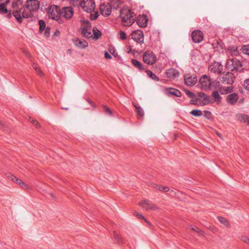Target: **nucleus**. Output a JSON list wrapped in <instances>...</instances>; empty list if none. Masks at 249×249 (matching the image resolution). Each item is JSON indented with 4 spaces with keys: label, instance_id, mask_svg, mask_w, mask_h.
<instances>
[{
    "label": "nucleus",
    "instance_id": "45",
    "mask_svg": "<svg viewBox=\"0 0 249 249\" xmlns=\"http://www.w3.org/2000/svg\"><path fill=\"white\" fill-rule=\"evenodd\" d=\"M191 229L192 231H195L196 233H200L201 234H203L204 232L199 229L198 227L194 226V227H191Z\"/></svg>",
    "mask_w": 249,
    "mask_h": 249
},
{
    "label": "nucleus",
    "instance_id": "26",
    "mask_svg": "<svg viewBox=\"0 0 249 249\" xmlns=\"http://www.w3.org/2000/svg\"><path fill=\"white\" fill-rule=\"evenodd\" d=\"M93 38L95 40L98 39L102 36L101 32L95 26L93 27L92 29Z\"/></svg>",
    "mask_w": 249,
    "mask_h": 249
},
{
    "label": "nucleus",
    "instance_id": "12",
    "mask_svg": "<svg viewBox=\"0 0 249 249\" xmlns=\"http://www.w3.org/2000/svg\"><path fill=\"white\" fill-rule=\"evenodd\" d=\"M61 16L67 19L71 18L73 15V10L71 7H64L60 9Z\"/></svg>",
    "mask_w": 249,
    "mask_h": 249
},
{
    "label": "nucleus",
    "instance_id": "42",
    "mask_svg": "<svg viewBox=\"0 0 249 249\" xmlns=\"http://www.w3.org/2000/svg\"><path fill=\"white\" fill-rule=\"evenodd\" d=\"M31 12V11L27 12L25 11H23L21 13V17H22V18H29V17H30L31 16V15H32Z\"/></svg>",
    "mask_w": 249,
    "mask_h": 249
},
{
    "label": "nucleus",
    "instance_id": "20",
    "mask_svg": "<svg viewBox=\"0 0 249 249\" xmlns=\"http://www.w3.org/2000/svg\"><path fill=\"white\" fill-rule=\"evenodd\" d=\"M91 28L89 27H80L78 31L81 32V34L83 37L86 38H90L92 36L90 32Z\"/></svg>",
    "mask_w": 249,
    "mask_h": 249
},
{
    "label": "nucleus",
    "instance_id": "51",
    "mask_svg": "<svg viewBox=\"0 0 249 249\" xmlns=\"http://www.w3.org/2000/svg\"><path fill=\"white\" fill-rule=\"evenodd\" d=\"M199 101V99L196 97L194 99H192L190 101V104L194 105H198V101Z\"/></svg>",
    "mask_w": 249,
    "mask_h": 249
},
{
    "label": "nucleus",
    "instance_id": "4",
    "mask_svg": "<svg viewBox=\"0 0 249 249\" xmlns=\"http://www.w3.org/2000/svg\"><path fill=\"white\" fill-rule=\"evenodd\" d=\"M47 12L50 18L58 20L61 17L60 7L55 5H51L47 9Z\"/></svg>",
    "mask_w": 249,
    "mask_h": 249
},
{
    "label": "nucleus",
    "instance_id": "60",
    "mask_svg": "<svg viewBox=\"0 0 249 249\" xmlns=\"http://www.w3.org/2000/svg\"><path fill=\"white\" fill-rule=\"evenodd\" d=\"M105 57L107 59H110L112 58V56L107 52L105 53Z\"/></svg>",
    "mask_w": 249,
    "mask_h": 249
},
{
    "label": "nucleus",
    "instance_id": "48",
    "mask_svg": "<svg viewBox=\"0 0 249 249\" xmlns=\"http://www.w3.org/2000/svg\"><path fill=\"white\" fill-rule=\"evenodd\" d=\"M82 24L86 25L84 27L91 28V24L90 22L88 20H83L81 21Z\"/></svg>",
    "mask_w": 249,
    "mask_h": 249
},
{
    "label": "nucleus",
    "instance_id": "43",
    "mask_svg": "<svg viewBox=\"0 0 249 249\" xmlns=\"http://www.w3.org/2000/svg\"><path fill=\"white\" fill-rule=\"evenodd\" d=\"M185 93H186V95L189 98H190L191 99H194L196 97L195 94L194 92H192L191 91H189V90H185Z\"/></svg>",
    "mask_w": 249,
    "mask_h": 249
},
{
    "label": "nucleus",
    "instance_id": "6",
    "mask_svg": "<svg viewBox=\"0 0 249 249\" xmlns=\"http://www.w3.org/2000/svg\"><path fill=\"white\" fill-rule=\"evenodd\" d=\"M157 60L156 55L151 51L145 52L143 55V61L149 65H153Z\"/></svg>",
    "mask_w": 249,
    "mask_h": 249
},
{
    "label": "nucleus",
    "instance_id": "47",
    "mask_svg": "<svg viewBox=\"0 0 249 249\" xmlns=\"http://www.w3.org/2000/svg\"><path fill=\"white\" fill-rule=\"evenodd\" d=\"M204 116L207 119H210L212 118V113L209 110L204 111Z\"/></svg>",
    "mask_w": 249,
    "mask_h": 249
},
{
    "label": "nucleus",
    "instance_id": "38",
    "mask_svg": "<svg viewBox=\"0 0 249 249\" xmlns=\"http://www.w3.org/2000/svg\"><path fill=\"white\" fill-rule=\"evenodd\" d=\"M190 113L195 117H200L202 115V112L200 110L198 109H193Z\"/></svg>",
    "mask_w": 249,
    "mask_h": 249
},
{
    "label": "nucleus",
    "instance_id": "41",
    "mask_svg": "<svg viewBox=\"0 0 249 249\" xmlns=\"http://www.w3.org/2000/svg\"><path fill=\"white\" fill-rule=\"evenodd\" d=\"M241 49L244 53L249 55V45H243Z\"/></svg>",
    "mask_w": 249,
    "mask_h": 249
},
{
    "label": "nucleus",
    "instance_id": "46",
    "mask_svg": "<svg viewBox=\"0 0 249 249\" xmlns=\"http://www.w3.org/2000/svg\"><path fill=\"white\" fill-rule=\"evenodd\" d=\"M113 235L114 236V238L117 240V241L119 243H122L123 241H122L121 237L118 234L117 232L116 231L113 232Z\"/></svg>",
    "mask_w": 249,
    "mask_h": 249
},
{
    "label": "nucleus",
    "instance_id": "8",
    "mask_svg": "<svg viewBox=\"0 0 249 249\" xmlns=\"http://www.w3.org/2000/svg\"><path fill=\"white\" fill-rule=\"evenodd\" d=\"M184 80L185 85L189 87H192L197 82V78L196 74L187 73L184 76Z\"/></svg>",
    "mask_w": 249,
    "mask_h": 249
},
{
    "label": "nucleus",
    "instance_id": "37",
    "mask_svg": "<svg viewBox=\"0 0 249 249\" xmlns=\"http://www.w3.org/2000/svg\"><path fill=\"white\" fill-rule=\"evenodd\" d=\"M154 188L158 189L159 191H162L164 192H167L169 191V188L168 187L162 186L157 184L155 185Z\"/></svg>",
    "mask_w": 249,
    "mask_h": 249
},
{
    "label": "nucleus",
    "instance_id": "52",
    "mask_svg": "<svg viewBox=\"0 0 249 249\" xmlns=\"http://www.w3.org/2000/svg\"><path fill=\"white\" fill-rule=\"evenodd\" d=\"M50 30H51V28L49 27H47L45 29L44 36L48 38L50 36Z\"/></svg>",
    "mask_w": 249,
    "mask_h": 249
},
{
    "label": "nucleus",
    "instance_id": "64",
    "mask_svg": "<svg viewBox=\"0 0 249 249\" xmlns=\"http://www.w3.org/2000/svg\"><path fill=\"white\" fill-rule=\"evenodd\" d=\"M109 52L111 53L115 57L118 56V54H117V53L116 52V51L115 50H114L112 52H111V49L109 48Z\"/></svg>",
    "mask_w": 249,
    "mask_h": 249
},
{
    "label": "nucleus",
    "instance_id": "22",
    "mask_svg": "<svg viewBox=\"0 0 249 249\" xmlns=\"http://www.w3.org/2000/svg\"><path fill=\"white\" fill-rule=\"evenodd\" d=\"M212 96L213 97V99L211 100L212 101L211 102H210V103H213L214 102H216L217 104H219L221 102L222 100V97L219 95V92L217 90L213 91L212 93Z\"/></svg>",
    "mask_w": 249,
    "mask_h": 249
},
{
    "label": "nucleus",
    "instance_id": "19",
    "mask_svg": "<svg viewBox=\"0 0 249 249\" xmlns=\"http://www.w3.org/2000/svg\"><path fill=\"white\" fill-rule=\"evenodd\" d=\"M166 76L168 78L174 79L179 76V72L175 69H169L166 72Z\"/></svg>",
    "mask_w": 249,
    "mask_h": 249
},
{
    "label": "nucleus",
    "instance_id": "57",
    "mask_svg": "<svg viewBox=\"0 0 249 249\" xmlns=\"http://www.w3.org/2000/svg\"><path fill=\"white\" fill-rule=\"evenodd\" d=\"M33 68L38 72V73L39 75H43L42 71L40 70L39 68L36 65H35V64H34Z\"/></svg>",
    "mask_w": 249,
    "mask_h": 249
},
{
    "label": "nucleus",
    "instance_id": "54",
    "mask_svg": "<svg viewBox=\"0 0 249 249\" xmlns=\"http://www.w3.org/2000/svg\"><path fill=\"white\" fill-rule=\"evenodd\" d=\"M135 213L136 214V216L138 217V218H142V219H143L144 221H145L146 223L150 224V223L148 221L146 220L145 218L142 214H139L136 212H135Z\"/></svg>",
    "mask_w": 249,
    "mask_h": 249
},
{
    "label": "nucleus",
    "instance_id": "27",
    "mask_svg": "<svg viewBox=\"0 0 249 249\" xmlns=\"http://www.w3.org/2000/svg\"><path fill=\"white\" fill-rule=\"evenodd\" d=\"M23 2L21 0H16L12 3V7L13 9H17V10H21L22 7Z\"/></svg>",
    "mask_w": 249,
    "mask_h": 249
},
{
    "label": "nucleus",
    "instance_id": "53",
    "mask_svg": "<svg viewBox=\"0 0 249 249\" xmlns=\"http://www.w3.org/2000/svg\"><path fill=\"white\" fill-rule=\"evenodd\" d=\"M119 34H120V39H121L122 40H125V39H126V34L124 31H120Z\"/></svg>",
    "mask_w": 249,
    "mask_h": 249
},
{
    "label": "nucleus",
    "instance_id": "62",
    "mask_svg": "<svg viewBox=\"0 0 249 249\" xmlns=\"http://www.w3.org/2000/svg\"><path fill=\"white\" fill-rule=\"evenodd\" d=\"M7 15H6V17L8 19H10L12 18V13H11V10H8V12L7 13Z\"/></svg>",
    "mask_w": 249,
    "mask_h": 249
},
{
    "label": "nucleus",
    "instance_id": "3",
    "mask_svg": "<svg viewBox=\"0 0 249 249\" xmlns=\"http://www.w3.org/2000/svg\"><path fill=\"white\" fill-rule=\"evenodd\" d=\"M201 88L204 90L209 89L211 86H219V82H211L209 77L206 75H203L199 80Z\"/></svg>",
    "mask_w": 249,
    "mask_h": 249
},
{
    "label": "nucleus",
    "instance_id": "50",
    "mask_svg": "<svg viewBox=\"0 0 249 249\" xmlns=\"http://www.w3.org/2000/svg\"><path fill=\"white\" fill-rule=\"evenodd\" d=\"M103 107L105 109V111L106 112V113H108L110 116L112 115V112L111 109L107 106L103 105Z\"/></svg>",
    "mask_w": 249,
    "mask_h": 249
},
{
    "label": "nucleus",
    "instance_id": "15",
    "mask_svg": "<svg viewBox=\"0 0 249 249\" xmlns=\"http://www.w3.org/2000/svg\"><path fill=\"white\" fill-rule=\"evenodd\" d=\"M164 92L166 95L169 96L173 95L176 97H180L182 96L181 92L178 89L173 88H165Z\"/></svg>",
    "mask_w": 249,
    "mask_h": 249
},
{
    "label": "nucleus",
    "instance_id": "16",
    "mask_svg": "<svg viewBox=\"0 0 249 249\" xmlns=\"http://www.w3.org/2000/svg\"><path fill=\"white\" fill-rule=\"evenodd\" d=\"M148 18L147 17L144 15H139L136 20V22L140 27L145 28L147 25Z\"/></svg>",
    "mask_w": 249,
    "mask_h": 249
},
{
    "label": "nucleus",
    "instance_id": "31",
    "mask_svg": "<svg viewBox=\"0 0 249 249\" xmlns=\"http://www.w3.org/2000/svg\"><path fill=\"white\" fill-rule=\"evenodd\" d=\"M110 6L112 7V9H114L117 10L119 8V5L120 4V0H110V2L109 3Z\"/></svg>",
    "mask_w": 249,
    "mask_h": 249
},
{
    "label": "nucleus",
    "instance_id": "9",
    "mask_svg": "<svg viewBox=\"0 0 249 249\" xmlns=\"http://www.w3.org/2000/svg\"><path fill=\"white\" fill-rule=\"evenodd\" d=\"M139 205L146 210H156L158 206L148 199H144L139 203Z\"/></svg>",
    "mask_w": 249,
    "mask_h": 249
},
{
    "label": "nucleus",
    "instance_id": "29",
    "mask_svg": "<svg viewBox=\"0 0 249 249\" xmlns=\"http://www.w3.org/2000/svg\"><path fill=\"white\" fill-rule=\"evenodd\" d=\"M217 219L219 221L226 227L229 228L231 227V225L229 221L225 217L222 216H218Z\"/></svg>",
    "mask_w": 249,
    "mask_h": 249
},
{
    "label": "nucleus",
    "instance_id": "11",
    "mask_svg": "<svg viewBox=\"0 0 249 249\" xmlns=\"http://www.w3.org/2000/svg\"><path fill=\"white\" fill-rule=\"evenodd\" d=\"M132 38L141 44L143 43V34L142 30H138L133 32L131 34Z\"/></svg>",
    "mask_w": 249,
    "mask_h": 249
},
{
    "label": "nucleus",
    "instance_id": "49",
    "mask_svg": "<svg viewBox=\"0 0 249 249\" xmlns=\"http://www.w3.org/2000/svg\"><path fill=\"white\" fill-rule=\"evenodd\" d=\"M243 86L246 90L249 91V78L244 81Z\"/></svg>",
    "mask_w": 249,
    "mask_h": 249
},
{
    "label": "nucleus",
    "instance_id": "61",
    "mask_svg": "<svg viewBox=\"0 0 249 249\" xmlns=\"http://www.w3.org/2000/svg\"><path fill=\"white\" fill-rule=\"evenodd\" d=\"M23 53L24 54V55L27 56V57H31V54L30 53L27 51H26V50H24L23 51Z\"/></svg>",
    "mask_w": 249,
    "mask_h": 249
},
{
    "label": "nucleus",
    "instance_id": "56",
    "mask_svg": "<svg viewBox=\"0 0 249 249\" xmlns=\"http://www.w3.org/2000/svg\"><path fill=\"white\" fill-rule=\"evenodd\" d=\"M98 13H96L95 14H91L90 16V19L91 20H94L98 18Z\"/></svg>",
    "mask_w": 249,
    "mask_h": 249
},
{
    "label": "nucleus",
    "instance_id": "55",
    "mask_svg": "<svg viewBox=\"0 0 249 249\" xmlns=\"http://www.w3.org/2000/svg\"><path fill=\"white\" fill-rule=\"evenodd\" d=\"M241 240L245 242V243L249 245V238L247 237V236H242L241 237Z\"/></svg>",
    "mask_w": 249,
    "mask_h": 249
},
{
    "label": "nucleus",
    "instance_id": "7",
    "mask_svg": "<svg viewBox=\"0 0 249 249\" xmlns=\"http://www.w3.org/2000/svg\"><path fill=\"white\" fill-rule=\"evenodd\" d=\"M80 6L84 11L91 13L95 9V4L93 0H84Z\"/></svg>",
    "mask_w": 249,
    "mask_h": 249
},
{
    "label": "nucleus",
    "instance_id": "33",
    "mask_svg": "<svg viewBox=\"0 0 249 249\" xmlns=\"http://www.w3.org/2000/svg\"><path fill=\"white\" fill-rule=\"evenodd\" d=\"M38 24L39 25V32L41 34L46 28V23L43 20L40 19L38 21Z\"/></svg>",
    "mask_w": 249,
    "mask_h": 249
},
{
    "label": "nucleus",
    "instance_id": "35",
    "mask_svg": "<svg viewBox=\"0 0 249 249\" xmlns=\"http://www.w3.org/2000/svg\"><path fill=\"white\" fill-rule=\"evenodd\" d=\"M239 119L241 122L247 123L249 124V116L246 114H241L239 117Z\"/></svg>",
    "mask_w": 249,
    "mask_h": 249
},
{
    "label": "nucleus",
    "instance_id": "24",
    "mask_svg": "<svg viewBox=\"0 0 249 249\" xmlns=\"http://www.w3.org/2000/svg\"><path fill=\"white\" fill-rule=\"evenodd\" d=\"M12 14L15 18L17 22L19 23L22 22V17H21V10H14Z\"/></svg>",
    "mask_w": 249,
    "mask_h": 249
},
{
    "label": "nucleus",
    "instance_id": "63",
    "mask_svg": "<svg viewBox=\"0 0 249 249\" xmlns=\"http://www.w3.org/2000/svg\"><path fill=\"white\" fill-rule=\"evenodd\" d=\"M29 121H30V122L33 124L35 125V124L37 122V121L35 120V119H32V118L30 117V119H29Z\"/></svg>",
    "mask_w": 249,
    "mask_h": 249
},
{
    "label": "nucleus",
    "instance_id": "5",
    "mask_svg": "<svg viewBox=\"0 0 249 249\" xmlns=\"http://www.w3.org/2000/svg\"><path fill=\"white\" fill-rule=\"evenodd\" d=\"M235 78L233 73L227 71V72L221 73L220 80L224 84L232 85Z\"/></svg>",
    "mask_w": 249,
    "mask_h": 249
},
{
    "label": "nucleus",
    "instance_id": "17",
    "mask_svg": "<svg viewBox=\"0 0 249 249\" xmlns=\"http://www.w3.org/2000/svg\"><path fill=\"white\" fill-rule=\"evenodd\" d=\"M223 66L220 62H214L210 66L209 69L214 73H221L223 71Z\"/></svg>",
    "mask_w": 249,
    "mask_h": 249
},
{
    "label": "nucleus",
    "instance_id": "36",
    "mask_svg": "<svg viewBox=\"0 0 249 249\" xmlns=\"http://www.w3.org/2000/svg\"><path fill=\"white\" fill-rule=\"evenodd\" d=\"M229 50L231 51L232 55H237L239 54L238 47L236 46L229 47Z\"/></svg>",
    "mask_w": 249,
    "mask_h": 249
},
{
    "label": "nucleus",
    "instance_id": "59",
    "mask_svg": "<svg viewBox=\"0 0 249 249\" xmlns=\"http://www.w3.org/2000/svg\"><path fill=\"white\" fill-rule=\"evenodd\" d=\"M8 178H9V179L12 180L13 182H16V179H18L16 177H15L14 175H11V174L8 175Z\"/></svg>",
    "mask_w": 249,
    "mask_h": 249
},
{
    "label": "nucleus",
    "instance_id": "40",
    "mask_svg": "<svg viewBox=\"0 0 249 249\" xmlns=\"http://www.w3.org/2000/svg\"><path fill=\"white\" fill-rule=\"evenodd\" d=\"M136 113L139 117H142L144 115V111L141 107H136Z\"/></svg>",
    "mask_w": 249,
    "mask_h": 249
},
{
    "label": "nucleus",
    "instance_id": "2",
    "mask_svg": "<svg viewBox=\"0 0 249 249\" xmlns=\"http://www.w3.org/2000/svg\"><path fill=\"white\" fill-rule=\"evenodd\" d=\"M135 16L134 13L130 9H125L120 10L122 21L126 26H129L134 22Z\"/></svg>",
    "mask_w": 249,
    "mask_h": 249
},
{
    "label": "nucleus",
    "instance_id": "28",
    "mask_svg": "<svg viewBox=\"0 0 249 249\" xmlns=\"http://www.w3.org/2000/svg\"><path fill=\"white\" fill-rule=\"evenodd\" d=\"M219 90L221 94H227L232 92L233 88L231 87H228L226 88L221 87L219 88Z\"/></svg>",
    "mask_w": 249,
    "mask_h": 249
},
{
    "label": "nucleus",
    "instance_id": "23",
    "mask_svg": "<svg viewBox=\"0 0 249 249\" xmlns=\"http://www.w3.org/2000/svg\"><path fill=\"white\" fill-rule=\"evenodd\" d=\"M131 61L135 68H137L139 71H142L146 69L145 66L138 60L132 59Z\"/></svg>",
    "mask_w": 249,
    "mask_h": 249
},
{
    "label": "nucleus",
    "instance_id": "10",
    "mask_svg": "<svg viewBox=\"0 0 249 249\" xmlns=\"http://www.w3.org/2000/svg\"><path fill=\"white\" fill-rule=\"evenodd\" d=\"M101 14L104 17H107L111 14L112 7L109 2L104 3L100 6Z\"/></svg>",
    "mask_w": 249,
    "mask_h": 249
},
{
    "label": "nucleus",
    "instance_id": "34",
    "mask_svg": "<svg viewBox=\"0 0 249 249\" xmlns=\"http://www.w3.org/2000/svg\"><path fill=\"white\" fill-rule=\"evenodd\" d=\"M5 3H1L0 4V14H5L8 12V10L6 8V5Z\"/></svg>",
    "mask_w": 249,
    "mask_h": 249
},
{
    "label": "nucleus",
    "instance_id": "32",
    "mask_svg": "<svg viewBox=\"0 0 249 249\" xmlns=\"http://www.w3.org/2000/svg\"><path fill=\"white\" fill-rule=\"evenodd\" d=\"M147 75L151 78L152 79L156 81H159V78L152 71L150 70H146L145 71Z\"/></svg>",
    "mask_w": 249,
    "mask_h": 249
},
{
    "label": "nucleus",
    "instance_id": "25",
    "mask_svg": "<svg viewBox=\"0 0 249 249\" xmlns=\"http://www.w3.org/2000/svg\"><path fill=\"white\" fill-rule=\"evenodd\" d=\"M197 95L199 98L203 99V105L208 104L210 103V102H212V101L211 100V99H210V97L203 92H198Z\"/></svg>",
    "mask_w": 249,
    "mask_h": 249
},
{
    "label": "nucleus",
    "instance_id": "58",
    "mask_svg": "<svg viewBox=\"0 0 249 249\" xmlns=\"http://www.w3.org/2000/svg\"><path fill=\"white\" fill-rule=\"evenodd\" d=\"M86 102L88 103L89 105H90V106L93 107V109H95L96 106L95 104L89 99H86Z\"/></svg>",
    "mask_w": 249,
    "mask_h": 249
},
{
    "label": "nucleus",
    "instance_id": "39",
    "mask_svg": "<svg viewBox=\"0 0 249 249\" xmlns=\"http://www.w3.org/2000/svg\"><path fill=\"white\" fill-rule=\"evenodd\" d=\"M16 183L20 185L21 187L26 188V189L28 188V185L27 184H26V183H25L23 181H22V180H21L20 179H19V178L16 179Z\"/></svg>",
    "mask_w": 249,
    "mask_h": 249
},
{
    "label": "nucleus",
    "instance_id": "13",
    "mask_svg": "<svg viewBox=\"0 0 249 249\" xmlns=\"http://www.w3.org/2000/svg\"><path fill=\"white\" fill-rule=\"evenodd\" d=\"M26 5L30 11H35L39 7V2L38 0H27Z\"/></svg>",
    "mask_w": 249,
    "mask_h": 249
},
{
    "label": "nucleus",
    "instance_id": "21",
    "mask_svg": "<svg viewBox=\"0 0 249 249\" xmlns=\"http://www.w3.org/2000/svg\"><path fill=\"white\" fill-rule=\"evenodd\" d=\"M73 42L76 46L80 49H84L88 46V42L84 39H74Z\"/></svg>",
    "mask_w": 249,
    "mask_h": 249
},
{
    "label": "nucleus",
    "instance_id": "30",
    "mask_svg": "<svg viewBox=\"0 0 249 249\" xmlns=\"http://www.w3.org/2000/svg\"><path fill=\"white\" fill-rule=\"evenodd\" d=\"M212 45L214 49L218 50L219 47L223 49L224 44L221 40L218 39L216 41V43H213Z\"/></svg>",
    "mask_w": 249,
    "mask_h": 249
},
{
    "label": "nucleus",
    "instance_id": "44",
    "mask_svg": "<svg viewBox=\"0 0 249 249\" xmlns=\"http://www.w3.org/2000/svg\"><path fill=\"white\" fill-rule=\"evenodd\" d=\"M70 3L74 6H80L82 1L81 0H70Z\"/></svg>",
    "mask_w": 249,
    "mask_h": 249
},
{
    "label": "nucleus",
    "instance_id": "18",
    "mask_svg": "<svg viewBox=\"0 0 249 249\" xmlns=\"http://www.w3.org/2000/svg\"><path fill=\"white\" fill-rule=\"evenodd\" d=\"M239 98L237 93L234 92L227 96L226 100L227 103L231 105H234L237 103Z\"/></svg>",
    "mask_w": 249,
    "mask_h": 249
},
{
    "label": "nucleus",
    "instance_id": "14",
    "mask_svg": "<svg viewBox=\"0 0 249 249\" xmlns=\"http://www.w3.org/2000/svg\"><path fill=\"white\" fill-rule=\"evenodd\" d=\"M191 36L195 43H200L203 39V34L202 32L198 30L192 32Z\"/></svg>",
    "mask_w": 249,
    "mask_h": 249
},
{
    "label": "nucleus",
    "instance_id": "1",
    "mask_svg": "<svg viewBox=\"0 0 249 249\" xmlns=\"http://www.w3.org/2000/svg\"><path fill=\"white\" fill-rule=\"evenodd\" d=\"M225 69L230 71L243 72L244 70L242 62L236 58L228 59Z\"/></svg>",
    "mask_w": 249,
    "mask_h": 249
}]
</instances>
